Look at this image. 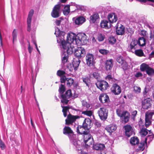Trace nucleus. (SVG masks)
Segmentation results:
<instances>
[{"label": "nucleus", "mask_w": 154, "mask_h": 154, "mask_svg": "<svg viewBox=\"0 0 154 154\" xmlns=\"http://www.w3.org/2000/svg\"><path fill=\"white\" fill-rule=\"evenodd\" d=\"M55 34L57 37V41L58 43H61L62 47L64 45L66 48H73L74 50V46L73 45H76L75 41L76 40V35L75 33L72 32L68 33L67 36L66 41V42L64 40V35L65 32L62 31H61L57 27L55 29Z\"/></svg>", "instance_id": "f257e3e1"}, {"label": "nucleus", "mask_w": 154, "mask_h": 154, "mask_svg": "<svg viewBox=\"0 0 154 154\" xmlns=\"http://www.w3.org/2000/svg\"><path fill=\"white\" fill-rule=\"evenodd\" d=\"M63 132L65 134H68L71 143L74 146L75 148L76 149V150L80 151L79 153L82 152L80 148L81 146L79 144L80 142L77 140L76 135L73 134V131L71 128L68 126H65L63 128Z\"/></svg>", "instance_id": "f03ea898"}, {"label": "nucleus", "mask_w": 154, "mask_h": 154, "mask_svg": "<svg viewBox=\"0 0 154 154\" xmlns=\"http://www.w3.org/2000/svg\"><path fill=\"white\" fill-rule=\"evenodd\" d=\"M62 48L63 53L61 56V61L62 64L64 65L68 62L69 56L73 53V49L71 48H67L64 45Z\"/></svg>", "instance_id": "7ed1b4c3"}, {"label": "nucleus", "mask_w": 154, "mask_h": 154, "mask_svg": "<svg viewBox=\"0 0 154 154\" xmlns=\"http://www.w3.org/2000/svg\"><path fill=\"white\" fill-rule=\"evenodd\" d=\"M65 72L63 71L58 70L57 72V74L58 76H61L60 81L62 83L66 82V85L68 87H70L72 85L74 82V80L71 78H66L64 75Z\"/></svg>", "instance_id": "20e7f679"}, {"label": "nucleus", "mask_w": 154, "mask_h": 154, "mask_svg": "<svg viewBox=\"0 0 154 154\" xmlns=\"http://www.w3.org/2000/svg\"><path fill=\"white\" fill-rule=\"evenodd\" d=\"M76 40L75 41V45L80 46L86 44L88 42L87 36L84 33H79L76 35Z\"/></svg>", "instance_id": "39448f33"}, {"label": "nucleus", "mask_w": 154, "mask_h": 154, "mask_svg": "<svg viewBox=\"0 0 154 154\" xmlns=\"http://www.w3.org/2000/svg\"><path fill=\"white\" fill-rule=\"evenodd\" d=\"M116 113L118 116L120 117L122 122H127L130 118V113L127 111H122L120 109H116Z\"/></svg>", "instance_id": "423d86ee"}, {"label": "nucleus", "mask_w": 154, "mask_h": 154, "mask_svg": "<svg viewBox=\"0 0 154 154\" xmlns=\"http://www.w3.org/2000/svg\"><path fill=\"white\" fill-rule=\"evenodd\" d=\"M140 69L142 72L146 71V73L149 76H152L154 75V69L145 63H142L140 65Z\"/></svg>", "instance_id": "0eeeda50"}, {"label": "nucleus", "mask_w": 154, "mask_h": 154, "mask_svg": "<svg viewBox=\"0 0 154 154\" xmlns=\"http://www.w3.org/2000/svg\"><path fill=\"white\" fill-rule=\"evenodd\" d=\"M74 48L75 47L74 46ZM74 54L75 56V58L79 59L82 57H84L86 54V51L85 49L83 47H78L77 48L75 49L74 48Z\"/></svg>", "instance_id": "6e6552de"}, {"label": "nucleus", "mask_w": 154, "mask_h": 154, "mask_svg": "<svg viewBox=\"0 0 154 154\" xmlns=\"http://www.w3.org/2000/svg\"><path fill=\"white\" fill-rule=\"evenodd\" d=\"M96 85L97 88L102 91L106 90L109 87L108 83L104 80L97 81L96 83Z\"/></svg>", "instance_id": "1a4fd4ad"}, {"label": "nucleus", "mask_w": 154, "mask_h": 154, "mask_svg": "<svg viewBox=\"0 0 154 154\" xmlns=\"http://www.w3.org/2000/svg\"><path fill=\"white\" fill-rule=\"evenodd\" d=\"M98 113L100 119L102 120H106L107 118L108 111L105 108H100L98 111Z\"/></svg>", "instance_id": "9d476101"}, {"label": "nucleus", "mask_w": 154, "mask_h": 154, "mask_svg": "<svg viewBox=\"0 0 154 154\" xmlns=\"http://www.w3.org/2000/svg\"><path fill=\"white\" fill-rule=\"evenodd\" d=\"M72 96L71 90L69 89L67 90L64 94L61 95L62 99L61 100V103L64 104H66L68 102V99L69 98Z\"/></svg>", "instance_id": "9b49d317"}, {"label": "nucleus", "mask_w": 154, "mask_h": 154, "mask_svg": "<svg viewBox=\"0 0 154 154\" xmlns=\"http://www.w3.org/2000/svg\"><path fill=\"white\" fill-rule=\"evenodd\" d=\"M123 128L125 131L126 135L128 137H130L131 135L134 134V127L129 125H126L124 126Z\"/></svg>", "instance_id": "f8f14e48"}, {"label": "nucleus", "mask_w": 154, "mask_h": 154, "mask_svg": "<svg viewBox=\"0 0 154 154\" xmlns=\"http://www.w3.org/2000/svg\"><path fill=\"white\" fill-rule=\"evenodd\" d=\"M95 59L94 56L90 53L88 54L86 56V60L87 65L89 66H93Z\"/></svg>", "instance_id": "ddd939ff"}, {"label": "nucleus", "mask_w": 154, "mask_h": 154, "mask_svg": "<svg viewBox=\"0 0 154 154\" xmlns=\"http://www.w3.org/2000/svg\"><path fill=\"white\" fill-rule=\"evenodd\" d=\"M138 41L134 39L132 40L130 44L128 45V49L129 51L132 52H133L135 49L138 48Z\"/></svg>", "instance_id": "4468645a"}, {"label": "nucleus", "mask_w": 154, "mask_h": 154, "mask_svg": "<svg viewBox=\"0 0 154 154\" xmlns=\"http://www.w3.org/2000/svg\"><path fill=\"white\" fill-rule=\"evenodd\" d=\"M152 100L149 97L144 99L142 102V106L144 109H147L151 107Z\"/></svg>", "instance_id": "2eb2a0df"}, {"label": "nucleus", "mask_w": 154, "mask_h": 154, "mask_svg": "<svg viewBox=\"0 0 154 154\" xmlns=\"http://www.w3.org/2000/svg\"><path fill=\"white\" fill-rule=\"evenodd\" d=\"M60 5H57L54 7L51 13L52 16L54 18H57L60 16Z\"/></svg>", "instance_id": "dca6fc26"}, {"label": "nucleus", "mask_w": 154, "mask_h": 154, "mask_svg": "<svg viewBox=\"0 0 154 154\" xmlns=\"http://www.w3.org/2000/svg\"><path fill=\"white\" fill-rule=\"evenodd\" d=\"M73 23L75 25L80 26L82 24L86 21L85 17L82 16H80L77 17L76 18H73Z\"/></svg>", "instance_id": "f3484780"}, {"label": "nucleus", "mask_w": 154, "mask_h": 154, "mask_svg": "<svg viewBox=\"0 0 154 154\" xmlns=\"http://www.w3.org/2000/svg\"><path fill=\"white\" fill-rule=\"evenodd\" d=\"M112 93L115 95H119L121 92V87L118 85L115 84H113L111 89Z\"/></svg>", "instance_id": "a211bd4d"}, {"label": "nucleus", "mask_w": 154, "mask_h": 154, "mask_svg": "<svg viewBox=\"0 0 154 154\" xmlns=\"http://www.w3.org/2000/svg\"><path fill=\"white\" fill-rule=\"evenodd\" d=\"M34 13V11L33 10H31L29 12L27 19V30L28 31L30 32L31 30V22L32 17Z\"/></svg>", "instance_id": "6ab92c4d"}, {"label": "nucleus", "mask_w": 154, "mask_h": 154, "mask_svg": "<svg viewBox=\"0 0 154 154\" xmlns=\"http://www.w3.org/2000/svg\"><path fill=\"white\" fill-rule=\"evenodd\" d=\"M99 100L102 103H107L109 100V97L106 94H101L99 96Z\"/></svg>", "instance_id": "aec40b11"}, {"label": "nucleus", "mask_w": 154, "mask_h": 154, "mask_svg": "<svg viewBox=\"0 0 154 154\" xmlns=\"http://www.w3.org/2000/svg\"><path fill=\"white\" fill-rule=\"evenodd\" d=\"M108 18L110 23L116 22L118 19L117 16L114 13L109 14L108 16Z\"/></svg>", "instance_id": "412c9836"}, {"label": "nucleus", "mask_w": 154, "mask_h": 154, "mask_svg": "<svg viewBox=\"0 0 154 154\" xmlns=\"http://www.w3.org/2000/svg\"><path fill=\"white\" fill-rule=\"evenodd\" d=\"M125 32V28L121 24L116 28V32L117 35H122L124 34Z\"/></svg>", "instance_id": "4be33fe9"}, {"label": "nucleus", "mask_w": 154, "mask_h": 154, "mask_svg": "<svg viewBox=\"0 0 154 154\" xmlns=\"http://www.w3.org/2000/svg\"><path fill=\"white\" fill-rule=\"evenodd\" d=\"M113 66V63L112 59L106 60L105 63V68L107 71L111 70Z\"/></svg>", "instance_id": "5701e85b"}, {"label": "nucleus", "mask_w": 154, "mask_h": 154, "mask_svg": "<svg viewBox=\"0 0 154 154\" xmlns=\"http://www.w3.org/2000/svg\"><path fill=\"white\" fill-rule=\"evenodd\" d=\"M100 26L102 28L108 29L111 27V24L106 20H103L102 21L100 24Z\"/></svg>", "instance_id": "b1692460"}, {"label": "nucleus", "mask_w": 154, "mask_h": 154, "mask_svg": "<svg viewBox=\"0 0 154 154\" xmlns=\"http://www.w3.org/2000/svg\"><path fill=\"white\" fill-rule=\"evenodd\" d=\"M75 117L69 114L67 116V119L65 120L66 123L67 125H69L72 123L76 119Z\"/></svg>", "instance_id": "393cba45"}, {"label": "nucleus", "mask_w": 154, "mask_h": 154, "mask_svg": "<svg viewBox=\"0 0 154 154\" xmlns=\"http://www.w3.org/2000/svg\"><path fill=\"white\" fill-rule=\"evenodd\" d=\"M91 120L89 118L85 119L82 126L84 129L86 130H89L90 128V124L91 123Z\"/></svg>", "instance_id": "a878e982"}, {"label": "nucleus", "mask_w": 154, "mask_h": 154, "mask_svg": "<svg viewBox=\"0 0 154 154\" xmlns=\"http://www.w3.org/2000/svg\"><path fill=\"white\" fill-rule=\"evenodd\" d=\"M116 126L114 125H110L106 127V129L109 133L110 134L114 132L116 129Z\"/></svg>", "instance_id": "bb28decb"}, {"label": "nucleus", "mask_w": 154, "mask_h": 154, "mask_svg": "<svg viewBox=\"0 0 154 154\" xmlns=\"http://www.w3.org/2000/svg\"><path fill=\"white\" fill-rule=\"evenodd\" d=\"M149 135L145 138V143L149 144V143L153 140L154 138V134L151 132V131H149Z\"/></svg>", "instance_id": "cd10ccee"}, {"label": "nucleus", "mask_w": 154, "mask_h": 154, "mask_svg": "<svg viewBox=\"0 0 154 154\" xmlns=\"http://www.w3.org/2000/svg\"><path fill=\"white\" fill-rule=\"evenodd\" d=\"M93 148L96 150H103L104 149L105 146L104 144H97L94 145Z\"/></svg>", "instance_id": "c85d7f7f"}, {"label": "nucleus", "mask_w": 154, "mask_h": 154, "mask_svg": "<svg viewBox=\"0 0 154 154\" xmlns=\"http://www.w3.org/2000/svg\"><path fill=\"white\" fill-rule=\"evenodd\" d=\"M89 130H87L86 133L83 135L84 141L87 142L88 139L92 137V136L89 133Z\"/></svg>", "instance_id": "c756f323"}, {"label": "nucleus", "mask_w": 154, "mask_h": 154, "mask_svg": "<svg viewBox=\"0 0 154 154\" xmlns=\"http://www.w3.org/2000/svg\"><path fill=\"white\" fill-rule=\"evenodd\" d=\"M87 130L84 129L83 127L81 126H78L77 129V132L78 133L83 135L84 134L86 133Z\"/></svg>", "instance_id": "7c9ffc66"}, {"label": "nucleus", "mask_w": 154, "mask_h": 154, "mask_svg": "<svg viewBox=\"0 0 154 154\" xmlns=\"http://www.w3.org/2000/svg\"><path fill=\"white\" fill-rule=\"evenodd\" d=\"M99 18V15L98 14H95L90 17V22L92 23H94Z\"/></svg>", "instance_id": "2f4dec72"}, {"label": "nucleus", "mask_w": 154, "mask_h": 154, "mask_svg": "<svg viewBox=\"0 0 154 154\" xmlns=\"http://www.w3.org/2000/svg\"><path fill=\"white\" fill-rule=\"evenodd\" d=\"M130 143L132 145L137 144L139 143V140L137 137H134L131 138Z\"/></svg>", "instance_id": "473e14b6"}, {"label": "nucleus", "mask_w": 154, "mask_h": 154, "mask_svg": "<svg viewBox=\"0 0 154 154\" xmlns=\"http://www.w3.org/2000/svg\"><path fill=\"white\" fill-rule=\"evenodd\" d=\"M80 62V60L79 59L74 58L72 65L75 69V70L77 69V68L78 67L79 64Z\"/></svg>", "instance_id": "72a5a7b5"}, {"label": "nucleus", "mask_w": 154, "mask_h": 154, "mask_svg": "<svg viewBox=\"0 0 154 154\" xmlns=\"http://www.w3.org/2000/svg\"><path fill=\"white\" fill-rule=\"evenodd\" d=\"M138 42V45L139 46H140L143 47L146 44V40L144 37H140L139 38Z\"/></svg>", "instance_id": "f704fd0d"}, {"label": "nucleus", "mask_w": 154, "mask_h": 154, "mask_svg": "<svg viewBox=\"0 0 154 154\" xmlns=\"http://www.w3.org/2000/svg\"><path fill=\"white\" fill-rule=\"evenodd\" d=\"M82 79L83 82L86 84V85L89 88L91 85L90 79L88 77H82Z\"/></svg>", "instance_id": "c9c22d12"}, {"label": "nucleus", "mask_w": 154, "mask_h": 154, "mask_svg": "<svg viewBox=\"0 0 154 154\" xmlns=\"http://www.w3.org/2000/svg\"><path fill=\"white\" fill-rule=\"evenodd\" d=\"M132 52L138 56L141 57L143 56V51L141 49H136Z\"/></svg>", "instance_id": "e433bc0d"}, {"label": "nucleus", "mask_w": 154, "mask_h": 154, "mask_svg": "<svg viewBox=\"0 0 154 154\" xmlns=\"http://www.w3.org/2000/svg\"><path fill=\"white\" fill-rule=\"evenodd\" d=\"M63 14L65 15H67L70 12V5H66L64 6L63 10Z\"/></svg>", "instance_id": "4c0bfd02"}, {"label": "nucleus", "mask_w": 154, "mask_h": 154, "mask_svg": "<svg viewBox=\"0 0 154 154\" xmlns=\"http://www.w3.org/2000/svg\"><path fill=\"white\" fill-rule=\"evenodd\" d=\"M140 133L141 137H145L148 134V130L145 128H143L141 129Z\"/></svg>", "instance_id": "58836bf2"}, {"label": "nucleus", "mask_w": 154, "mask_h": 154, "mask_svg": "<svg viewBox=\"0 0 154 154\" xmlns=\"http://www.w3.org/2000/svg\"><path fill=\"white\" fill-rule=\"evenodd\" d=\"M61 107L63 108L62 111L63 112V115L65 117L66 116L67 113L69 112V107L67 106H64L61 105Z\"/></svg>", "instance_id": "ea45409f"}, {"label": "nucleus", "mask_w": 154, "mask_h": 154, "mask_svg": "<svg viewBox=\"0 0 154 154\" xmlns=\"http://www.w3.org/2000/svg\"><path fill=\"white\" fill-rule=\"evenodd\" d=\"M121 68L124 70H126L128 68V65L126 61L124 60L121 64Z\"/></svg>", "instance_id": "a19ab883"}, {"label": "nucleus", "mask_w": 154, "mask_h": 154, "mask_svg": "<svg viewBox=\"0 0 154 154\" xmlns=\"http://www.w3.org/2000/svg\"><path fill=\"white\" fill-rule=\"evenodd\" d=\"M82 104L84 107H86L87 109H91V104L85 100L82 101Z\"/></svg>", "instance_id": "79ce46f5"}, {"label": "nucleus", "mask_w": 154, "mask_h": 154, "mask_svg": "<svg viewBox=\"0 0 154 154\" xmlns=\"http://www.w3.org/2000/svg\"><path fill=\"white\" fill-rule=\"evenodd\" d=\"M82 114L91 117L93 115V112L91 110H86L82 112Z\"/></svg>", "instance_id": "37998d69"}, {"label": "nucleus", "mask_w": 154, "mask_h": 154, "mask_svg": "<svg viewBox=\"0 0 154 154\" xmlns=\"http://www.w3.org/2000/svg\"><path fill=\"white\" fill-rule=\"evenodd\" d=\"M116 60L117 62L121 64L125 60L122 56L121 55H118L116 57Z\"/></svg>", "instance_id": "c03bdc74"}, {"label": "nucleus", "mask_w": 154, "mask_h": 154, "mask_svg": "<svg viewBox=\"0 0 154 154\" xmlns=\"http://www.w3.org/2000/svg\"><path fill=\"white\" fill-rule=\"evenodd\" d=\"M13 43L14 44V42L17 40V31L16 29H14L12 32Z\"/></svg>", "instance_id": "a18cd8bd"}, {"label": "nucleus", "mask_w": 154, "mask_h": 154, "mask_svg": "<svg viewBox=\"0 0 154 154\" xmlns=\"http://www.w3.org/2000/svg\"><path fill=\"white\" fill-rule=\"evenodd\" d=\"M94 142L92 137L88 139V141H87V142H84L85 145L88 146H90L91 145L94 144Z\"/></svg>", "instance_id": "49530a36"}, {"label": "nucleus", "mask_w": 154, "mask_h": 154, "mask_svg": "<svg viewBox=\"0 0 154 154\" xmlns=\"http://www.w3.org/2000/svg\"><path fill=\"white\" fill-rule=\"evenodd\" d=\"M154 114V113L153 112H146V114L145 118L151 119Z\"/></svg>", "instance_id": "de8ad7c7"}, {"label": "nucleus", "mask_w": 154, "mask_h": 154, "mask_svg": "<svg viewBox=\"0 0 154 154\" xmlns=\"http://www.w3.org/2000/svg\"><path fill=\"white\" fill-rule=\"evenodd\" d=\"M109 42L111 44H114L116 42V39L113 36H110L108 39Z\"/></svg>", "instance_id": "09e8293b"}, {"label": "nucleus", "mask_w": 154, "mask_h": 154, "mask_svg": "<svg viewBox=\"0 0 154 154\" xmlns=\"http://www.w3.org/2000/svg\"><path fill=\"white\" fill-rule=\"evenodd\" d=\"M68 69L70 72H72L73 71V69L75 70V69L73 66V65L71 64H69L67 67V70Z\"/></svg>", "instance_id": "8fccbe9b"}, {"label": "nucleus", "mask_w": 154, "mask_h": 154, "mask_svg": "<svg viewBox=\"0 0 154 154\" xmlns=\"http://www.w3.org/2000/svg\"><path fill=\"white\" fill-rule=\"evenodd\" d=\"M99 52L103 55H106L109 53L108 50L105 49H100L99 50Z\"/></svg>", "instance_id": "3c124183"}, {"label": "nucleus", "mask_w": 154, "mask_h": 154, "mask_svg": "<svg viewBox=\"0 0 154 154\" xmlns=\"http://www.w3.org/2000/svg\"><path fill=\"white\" fill-rule=\"evenodd\" d=\"M72 5L75 6L77 9L80 10H83L84 9V7L83 6H81L79 5H77L75 4V3L72 4Z\"/></svg>", "instance_id": "603ef678"}, {"label": "nucleus", "mask_w": 154, "mask_h": 154, "mask_svg": "<svg viewBox=\"0 0 154 154\" xmlns=\"http://www.w3.org/2000/svg\"><path fill=\"white\" fill-rule=\"evenodd\" d=\"M97 38L99 41H102L104 40L105 36L103 34H99L98 35Z\"/></svg>", "instance_id": "864d4df0"}, {"label": "nucleus", "mask_w": 154, "mask_h": 154, "mask_svg": "<svg viewBox=\"0 0 154 154\" xmlns=\"http://www.w3.org/2000/svg\"><path fill=\"white\" fill-rule=\"evenodd\" d=\"M6 147V145L4 142L1 139H0V148L2 150H4Z\"/></svg>", "instance_id": "5fc2aeb1"}, {"label": "nucleus", "mask_w": 154, "mask_h": 154, "mask_svg": "<svg viewBox=\"0 0 154 154\" xmlns=\"http://www.w3.org/2000/svg\"><path fill=\"white\" fill-rule=\"evenodd\" d=\"M59 91L60 93H63L65 91L64 85L61 84L59 87Z\"/></svg>", "instance_id": "6e6d98bb"}, {"label": "nucleus", "mask_w": 154, "mask_h": 154, "mask_svg": "<svg viewBox=\"0 0 154 154\" xmlns=\"http://www.w3.org/2000/svg\"><path fill=\"white\" fill-rule=\"evenodd\" d=\"M151 119L145 118V126L146 128L151 124Z\"/></svg>", "instance_id": "4d7b16f0"}, {"label": "nucleus", "mask_w": 154, "mask_h": 154, "mask_svg": "<svg viewBox=\"0 0 154 154\" xmlns=\"http://www.w3.org/2000/svg\"><path fill=\"white\" fill-rule=\"evenodd\" d=\"M140 145L139 146L140 149L142 150L144 149L145 145H147V143H145V142L143 143L141 142L140 143Z\"/></svg>", "instance_id": "13d9d810"}, {"label": "nucleus", "mask_w": 154, "mask_h": 154, "mask_svg": "<svg viewBox=\"0 0 154 154\" xmlns=\"http://www.w3.org/2000/svg\"><path fill=\"white\" fill-rule=\"evenodd\" d=\"M140 35H141L143 36V37L146 38L147 37V35H148V33L147 32L144 30H142L141 31Z\"/></svg>", "instance_id": "bf43d9fd"}, {"label": "nucleus", "mask_w": 154, "mask_h": 154, "mask_svg": "<svg viewBox=\"0 0 154 154\" xmlns=\"http://www.w3.org/2000/svg\"><path fill=\"white\" fill-rule=\"evenodd\" d=\"M92 75L93 77L95 79H97L100 77L99 74L97 72H94L93 73Z\"/></svg>", "instance_id": "052dcab7"}, {"label": "nucleus", "mask_w": 154, "mask_h": 154, "mask_svg": "<svg viewBox=\"0 0 154 154\" xmlns=\"http://www.w3.org/2000/svg\"><path fill=\"white\" fill-rule=\"evenodd\" d=\"M137 113L136 110H134L131 112V116L133 119H134Z\"/></svg>", "instance_id": "680f3d73"}, {"label": "nucleus", "mask_w": 154, "mask_h": 154, "mask_svg": "<svg viewBox=\"0 0 154 154\" xmlns=\"http://www.w3.org/2000/svg\"><path fill=\"white\" fill-rule=\"evenodd\" d=\"M62 20H63V19H61L60 20H56V25L58 26V27H56L55 28H56L57 27H59V29L61 30V31L60 29V23H61V22L62 21Z\"/></svg>", "instance_id": "e2e57ef3"}, {"label": "nucleus", "mask_w": 154, "mask_h": 154, "mask_svg": "<svg viewBox=\"0 0 154 154\" xmlns=\"http://www.w3.org/2000/svg\"><path fill=\"white\" fill-rule=\"evenodd\" d=\"M143 74L140 72H137L135 75V76L136 77H141L143 76Z\"/></svg>", "instance_id": "0e129e2a"}, {"label": "nucleus", "mask_w": 154, "mask_h": 154, "mask_svg": "<svg viewBox=\"0 0 154 154\" xmlns=\"http://www.w3.org/2000/svg\"><path fill=\"white\" fill-rule=\"evenodd\" d=\"M134 90L137 93H140V87H136L134 88Z\"/></svg>", "instance_id": "69168bd1"}, {"label": "nucleus", "mask_w": 154, "mask_h": 154, "mask_svg": "<svg viewBox=\"0 0 154 154\" xmlns=\"http://www.w3.org/2000/svg\"><path fill=\"white\" fill-rule=\"evenodd\" d=\"M147 90L146 88H145L143 92V95L144 97H147Z\"/></svg>", "instance_id": "338daca9"}, {"label": "nucleus", "mask_w": 154, "mask_h": 154, "mask_svg": "<svg viewBox=\"0 0 154 154\" xmlns=\"http://www.w3.org/2000/svg\"><path fill=\"white\" fill-rule=\"evenodd\" d=\"M32 48H31L30 46L29 43V45H28V50L29 52V53L30 54H31L32 51Z\"/></svg>", "instance_id": "774afa93"}]
</instances>
